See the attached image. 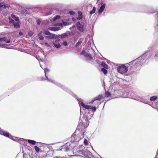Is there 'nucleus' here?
<instances>
[{
  "label": "nucleus",
  "mask_w": 158,
  "mask_h": 158,
  "mask_svg": "<svg viewBox=\"0 0 158 158\" xmlns=\"http://www.w3.org/2000/svg\"><path fill=\"white\" fill-rule=\"evenodd\" d=\"M15 21H19V19L18 17H16L15 18Z\"/></svg>",
  "instance_id": "obj_43"
},
{
  "label": "nucleus",
  "mask_w": 158,
  "mask_h": 158,
  "mask_svg": "<svg viewBox=\"0 0 158 158\" xmlns=\"http://www.w3.org/2000/svg\"><path fill=\"white\" fill-rule=\"evenodd\" d=\"M66 36V34H63V35H62V36L63 37H65Z\"/></svg>",
  "instance_id": "obj_47"
},
{
  "label": "nucleus",
  "mask_w": 158,
  "mask_h": 158,
  "mask_svg": "<svg viewBox=\"0 0 158 158\" xmlns=\"http://www.w3.org/2000/svg\"><path fill=\"white\" fill-rule=\"evenodd\" d=\"M10 6L9 5L6 4L3 2L0 3V10H3L6 8H8Z\"/></svg>",
  "instance_id": "obj_11"
},
{
  "label": "nucleus",
  "mask_w": 158,
  "mask_h": 158,
  "mask_svg": "<svg viewBox=\"0 0 158 158\" xmlns=\"http://www.w3.org/2000/svg\"><path fill=\"white\" fill-rule=\"evenodd\" d=\"M96 11V8L95 6L93 7L92 10L90 12V14L92 15Z\"/></svg>",
  "instance_id": "obj_24"
},
{
  "label": "nucleus",
  "mask_w": 158,
  "mask_h": 158,
  "mask_svg": "<svg viewBox=\"0 0 158 158\" xmlns=\"http://www.w3.org/2000/svg\"><path fill=\"white\" fill-rule=\"evenodd\" d=\"M139 94L137 92H132L128 93H124L123 95V97L125 98L133 99L137 101H139L140 98L138 96Z\"/></svg>",
  "instance_id": "obj_3"
},
{
  "label": "nucleus",
  "mask_w": 158,
  "mask_h": 158,
  "mask_svg": "<svg viewBox=\"0 0 158 158\" xmlns=\"http://www.w3.org/2000/svg\"><path fill=\"white\" fill-rule=\"evenodd\" d=\"M141 101V102H144V103H145V102H143V101Z\"/></svg>",
  "instance_id": "obj_56"
},
{
  "label": "nucleus",
  "mask_w": 158,
  "mask_h": 158,
  "mask_svg": "<svg viewBox=\"0 0 158 158\" xmlns=\"http://www.w3.org/2000/svg\"><path fill=\"white\" fill-rule=\"evenodd\" d=\"M76 26L78 30L80 32H83L84 30V25L81 23L80 22H77L76 23Z\"/></svg>",
  "instance_id": "obj_9"
},
{
  "label": "nucleus",
  "mask_w": 158,
  "mask_h": 158,
  "mask_svg": "<svg viewBox=\"0 0 158 158\" xmlns=\"http://www.w3.org/2000/svg\"><path fill=\"white\" fill-rule=\"evenodd\" d=\"M103 98V96L102 95H99L94 98V99L91 101V103H93L95 100H101Z\"/></svg>",
  "instance_id": "obj_12"
},
{
  "label": "nucleus",
  "mask_w": 158,
  "mask_h": 158,
  "mask_svg": "<svg viewBox=\"0 0 158 158\" xmlns=\"http://www.w3.org/2000/svg\"><path fill=\"white\" fill-rule=\"evenodd\" d=\"M53 44L54 46L57 48H59L61 47V45L59 43H53Z\"/></svg>",
  "instance_id": "obj_22"
},
{
  "label": "nucleus",
  "mask_w": 158,
  "mask_h": 158,
  "mask_svg": "<svg viewBox=\"0 0 158 158\" xmlns=\"http://www.w3.org/2000/svg\"><path fill=\"white\" fill-rule=\"evenodd\" d=\"M57 42H58V41L57 40H56L54 42H53V43H56Z\"/></svg>",
  "instance_id": "obj_53"
},
{
  "label": "nucleus",
  "mask_w": 158,
  "mask_h": 158,
  "mask_svg": "<svg viewBox=\"0 0 158 158\" xmlns=\"http://www.w3.org/2000/svg\"><path fill=\"white\" fill-rule=\"evenodd\" d=\"M14 26L16 28H19L20 26L19 24L18 23H14Z\"/></svg>",
  "instance_id": "obj_23"
},
{
  "label": "nucleus",
  "mask_w": 158,
  "mask_h": 158,
  "mask_svg": "<svg viewBox=\"0 0 158 158\" xmlns=\"http://www.w3.org/2000/svg\"><path fill=\"white\" fill-rule=\"evenodd\" d=\"M78 103L80 106H82L83 110H84L85 109L87 110H92L94 112H95L96 110V108L95 106L85 104L82 102H79Z\"/></svg>",
  "instance_id": "obj_6"
},
{
  "label": "nucleus",
  "mask_w": 158,
  "mask_h": 158,
  "mask_svg": "<svg viewBox=\"0 0 158 158\" xmlns=\"http://www.w3.org/2000/svg\"><path fill=\"white\" fill-rule=\"evenodd\" d=\"M128 69V68L127 67L125 66V64H123L118 67L117 70L119 73L123 74L127 72Z\"/></svg>",
  "instance_id": "obj_8"
},
{
  "label": "nucleus",
  "mask_w": 158,
  "mask_h": 158,
  "mask_svg": "<svg viewBox=\"0 0 158 158\" xmlns=\"http://www.w3.org/2000/svg\"><path fill=\"white\" fill-rule=\"evenodd\" d=\"M157 97L156 96H153L150 98V100L151 101H155Z\"/></svg>",
  "instance_id": "obj_25"
},
{
  "label": "nucleus",
  "mask_w": 158,
  "mask_h": 158,
  "mask_svg": "<svg viewBox=\"0 0 158 158\" xmlns=\"http://www.w3.org/2000/svg\"><path fill=\"white\" fill-rule=\"evenodd\" d=\"M45 44L46 46H47V47H50V45L49 44H48L47 43H46V42H45Z\"/></svg>",
  "instance_id": "obj_42"
},
{
  "label": "nucleus",
  "mask_w": 158,
  "mask_h": 158,
  "mask_svg": "<svg viewBox=\"0 0 158 158\" xmlns=\"http://www.w3.org/2000/svg\"><path fill=\"white\" fill-rule=\"evenodd\" d=\"M48 29L50 30L56 31L59 30L60 29V28L58 27H49Z\"/></svg>",
  "instance_id": "obj_15"
},
{
  "label": "nucleus",
  "mask_w": 158,
  "mask_h": 158,
  "mask_svg": "<svg viewBox=\"0 0 158 158\" xmlns=\"http://www.w3.org/2000/svg\"><path fill=\"white\" fill-rule=\"evenodd\" d=\"M60 16L59 15H57L53 18V20L54 21H56V20L59 19L60 18Z\"/></svg>",
  "instance_id": "obj_27"
},
{
  "label": "nucleus",
  "mask_w": 158,
  "mask_h": 158,
  "mask_svg": "<svg viewBox=\"0 0 158 158\" xmlns=\"http://www.w3.org/2000/svg\"><path fill=\"white\" fill-rule=\"evenodd\" d=\"M111 94H110L108 92H106L105 93V98H109V99H110L112 98V97H111Z\"/></svg>",
  "instance_id": "obj_19"
},
{
  "label": "nucleus",
  "mask_w": 158,
  "mask_h": 158,
  "mask_svg": "<svg viewBox=\"0 0 158 158\" xmlns=\"http://www.w3.org/2000/svg\"><path fill=\"white\" fill-rule=\"evenodd\" d=\"M89 112H85V116H86V117H87V114Z\"/></svg>",
  "instance_id": "obj_51"
},
{
  "label": "nucleus",
  "mask_w": 158,
  "mask_h": 158,
  "mask_svg": "<svg viewBox=\"0 0 158 158\" xmlns=\"http://www.w3.org/2000/svg\"><path fill=\"white\" fill-rule=\"evenodd\" d=\"M5 42H6V43H10V40H7V41H5Z\"/></svg>",
  "instance_id": "obj_48"
},
{
  "label": "nucleus",
  "mask_w": 158,
  "mask_h": 158,
  "mask_svg": "<svg viewBox=\"0 0 158 158\" xmlns=\"http://www.w3.org/2000/svg\"><path fill=\"white\" fill-rule=\"evenodd\" d=\"M33 34V32L32 31H29L28 33V34L30 35H32Z\"/></svg>",
  "instance_id": "obj_38"
},
{
  "label": "nucleus",
  "mask_w": 158,
  "mask_h": 158,
  "mask_svg": "<svg viewBox=\"0 0 158 158\" xmlns=\"http://www.w3.org/2000/svg\"><path fill=\"white\" fill-rule=\"evenodd\" d=\"M106 4L103 3L100 7L98 11V12L100 14H101L102 12L104 11L105 6H106Z\"/></svg>",
  "instance_id": "obj_13"
},
{
  "label": "nucleus",
  "mask_w": 158,
  "mask_h": 158,
  "mask_svg": "<svg viewBox=\"0 0 158 158\" xmlns=\"http://www.w3.org/2000/svg\"><path fill=\"white\" fill-rule=\"evenodd\" d=\"M101 65L102 66L106 69H107L108 68L107 65L106 64V63L104 62H102V63Z\"/></svg>",
  "instance_id": "obj_21"
},
{
  "label": "nucleus",
  "mask_w": 158,
  "mask_h": 158,
  "mask_svg": "<svg viewBox=\"0 0 158 158\" xmlns=\"http://www.w3.org/2000/svg\"><path fill=\"white\" fill-rule=\"evenodd\" d=\"M157 15V18H156L157 23H156V24H155V27L157 28L158 27V12Z\"/></svg>",
  "instance_id": "obj_32"
},
{
  "label": "nucleus",
  "mask_w": 158,
  "mask_h": 158,
  "mask_svg": "<svg viewBox=\"0 0 158 158\" xmlns=\"http://www.w3.org/2000/svg\"><path fill=\"white\" fill-rule=\"evenodd\" d=\"M1 135H3L6 137H9L13 140L19 142L20 143H22L21 141H22V140H23L26 141V139H21L13 137L8 132L2 131V133H1Z\"/></svg>",
  "instance_id": "obj_4"
},
{
  "label": "nucleus",
  "mask_w": 158,
  "mask_h": 158,
  "mask_svg": "<svg viewBox=\"0 0 158 158\" xmlns=\"http://www.w3.org/2000/svg\"><path fill=\"white\" fill-rule=\"evenodd\" d=\"M83 136L81 134H78V135H73L71 136V142H74L75 144L78 143V141L83 137Z\"/></svg>",
  "instance_id": "obj_7"
},
{
  "label": "nucleus",
  "mask_w": 158,
  "mask_h": 158,
  "mask_svg": "<svg viewBox=\"0 0 158 158\" xmlns=\"http://www.w3.org/2000/svg\"><path fill=\"white\" fill-rule=\"evenodd\" d=\"M63 44L64 45H65V46H66V45H67V44H68V43H67V42H66V41H64V42H63Z\"/></svg>",
  "instance_id": "obj_40"
},
{
  "label": "nucleus",
  "mask_w": 158,
  "mask_h": 158,
  "mask_svg": "<svg viewBox=\"0 0 158 158\" xmlns=\"http://www.w3.org/2000/svg\"><path fill=\"white\" fill-rule=\"evenodd\" d=\"M69 19H65L62 21L61 23H59V26H67L70 24L71 23L69 22Z\"/></svg>",
  "instance_id": "obj_10"
},
{
  "label": "nucleus",
  "mask_w": 158,
  "mask_h": 158,
  "mask_svg": "<svg viewBox=\"0 0 158 158\" xmlns=\"http://www.w3.org/2000/svg\"><path fill=\"white\" fill-rule=\"evenodd\" d=\"M101 70L104 74H106L107 73V71L105 68H102L101 69Z\"/></svg>",
  "instance_id": "obj_29"
},
{
  "label": "nucleus",
  "mask_w": 158,
  "mask_h": 158,
  "mask_svg": "<svg viewBox=\"0 0 158 158\" xmlns=\"http://www.w3.org/2000/svg\"><path fill=\"white\" fill-rule=\"evenodd\" d=\"M23 34V33L21 31L19 32V35H22Z\"/></svg>",
  "instance_id": "obj_44"
},
{
  "label": "nucleus",
  "mask_w": 158,
  "mask_h": 158,
  "mask_svg": "<svg viewBox=\"0 0 158 158\" xmlns=\"http://www.w3.org/2000/svg\"><path fill=\"white\" fill-rule=\"evenodd\" d=\"M51 14H52L51 12L50 11V12L48 13V15H50Z\"/></svg>",
  "instance_id": "obj_52"
},
{
  "label": "nucleus",
  "mask_w": 158,
  "mask_h": 158,
  "mask_svg": "<svg viewBox=\"0 0 158 158\" xmlns=\"http://www.w3.org/2000/svg\"><path fill=\"white\" fill-rule=\"evenodd\" d=\"M78 15L77 19L78 20H81L82 18V13L81 11H79L78 12Z\"/></svg>",
  "instance_id": "obj_17"
},
{
  "label": "nucleus",
  "mask_w": 158,
  "mask_h": 158,
  "mask_svg": "<svg viewBox=\"0 0 158 158\" xmlns=\"http://www.w3.org/2000/svg\"><path fill=\"white\" fill-rule=\"evenodd\" d=\"M44 71L46 77V78L44 79V80H47L48 81L50 82L53 83H54L56 85L60 87L62 89H63L64 90H66L67 89L66 88H65L64 86L61 85V84L57 82L54 81L52 79L48 77V73H49V72L50 71L49 69L47 68H45L44 69Z\"/></svg>",
  "instance_id": "obj_2"
},
{
  "label": "nucleus",
  "mask_w": 158,
  "mask_h": 158,
  "mask_svg": "<svg viewBox=\"0 0 158 158\" xmlns=\"http://www.w3.org/2000/svg\"><path fill=\"white\" fill-rule=\"evenodd\" d=\"M63 157H57V156H56V157H54V158H63Z\"/></svg>",
  "instance_id": "obj_50"
},
{
  "label": "nucleus",
  "mask_w": 158,
  "mask_h": 158,
  "mask_svg": "<svg viewBox=\"0 0 158 158\" xmlns=\"http://www.w3.org/2000/svg\"><path fill=\"white\" fill-rule=\"evenodd\" d=\"M34 148L36 152H40V149L37 146H34Z\"/></svg>",
  "instance_id": "obj_26"
},
{
  "label": "nucleus",
  "mask_w": 158,
  "mask_h": 158,
  "mask_svg": "<svg viewBox=\"0 0 158 158\" xmlns=\"http://www.w3.org/2000/svg\"><path fill=\"white\" fill-rule=\"evenodd\" d=\"M69 13L70 15H73L74 14L75 12L73 11H70L69 12Z\"/></svg>",
  "instance_id": "obj_36"
},
{
  "label": "nucleus",
  "mask_w": 158,
  "mask_h": 158,
  "mask_svg": "<svg viewBox=\"0 0 158 158\" xmlns=\"http://www.w3.org/2000/svg\"><path fill=\"white\" fill-rule=\"evenodd\" d=\"M36 22L38 25H40L41 22V21L39 19L36 20Z\"/></svg>",
  "instance_id": "obj_34"
},
{
  "label": "nucleus",
  "mask_w": 158,
  "mask_h": 158,
  "mask_svg": "<svg viewBox=\"0 0 158 158\" xmlns=\"http://www.w3.org/2000/svg\"><path fill=\"white\" fill-rule=\"evenodd\" d=\"M81 55H83L86 60L92 62L93 58L90 53L86 52L84 50H83L80 53Z\"/></svg>",
  "instance_id": "obj_5"
},
{
  "label": "nucleus",
  "mask_w": 158,
  "mask_h": 158,
  "mask_svg": "<svg viewBox=\"0 0 158 158\" xmlns=\"http://www.w3.org/2000/svg\"><path fill=\"white\" fill-rule=\"evenodd\" d=\"M40 66L41 68H42V67H41V65L40 64Z\"/></svg>",
  "instance_id": "obj_57"
},
{
  "label": "nucleus",
  "mask_w": 158,
  "mask_h": 158,
  "mask_svg": "<svg viewBox=\"0 0 158 158\" xmlns=\"http://www.w3.org/2000/svg\"><path fill=\"white\" fill-rule=\"evenodd\" d=\"M39 39L41 40H43L44 39V37L42 36H40L39 37Z\"/></svg>",
  "instance_id": "obj_35"
},
{
  "label": "nucleus",
  "mask_w": 158,
  "mask_h": 158,
  "mask_svg": "<svg viewBox=\"0 0 158 158\" xmlns=\"http://www.w3.org/2000/svg\"><path fill=\"white\" fill-rule=\"evenodd\" d=\"M44 33L45 35H49L51 33L48 31L46 30L44 31Z\"/></svg>",
  "instance_id": "obj_28"
},
{
  "label": "nucleus",
  "mask_w": 158,
  "mask_h": 158,
  "mask_svg": "<svg viewBox=\"0 0 158 158\" xmlns=\"http://www.w3.org/2000/svg\"><path fill=\"white\" fill-rule=\"evenodd\" d=\"M26 140L27 141L28 143H31L33 145H35L36 143V141L33 140L27 139Z\"/></svg>",
  "instance_id": "obj_20"
},
{
  "label": "nucleus",
  "mask_w": 158,
  "mask_h": 158,
  "mask_svg": "<svg viewBox=\"0 0 158 158\" xmlns=\"http://www.w3.org/2000/svg\"><path fill=\"white\" fill-rule=\"evenodd\" d=\"M78 152L80 153H81V154H82L83 155H85V152H84V151H83V150H79L78 151Z\"/></svg>",
  "instance_id": "obj_33"
},
{
  "label": "nucleus",
  "mask_w": 158,
  "mask_h": 158,
  "mask_svg": "<svg viewBox=\"0 0 158 158\" xmlns=\"http://www.w3.org/2000/svg\"><path fill=\"white\" fill-rule=\"evenodd\" d=\"M4 45H6L5 44H2L0 43V46H3Z\"/></svg>",
  "instance_id": "obj_45"
},
{
  "label": "nucleus",
  "mask_w": 158,
  "mask_h": 158,
  "mask_svg": "<svg viewBox=\"0 0 158 158\" xmlns=\"http://www.w3.org/2000/svg\"><path fill=\"white\" fill-rule=\"evenodd\" d=\"M11 17L13 19H15V18L16 17V16H15V15H11Z\"/></svg>",
  "instance_id": "obj_39"
},
{
  "label": "nucleus",
  "mask_w": 158,
  "mask_h": 158,
  "mask_svg": "<svg viewBox=\"0 0 158 158\" xmlns=\"http://www.w3.org/2000/svg\"><path fill=\"white\" fill-rule=\"evenodd\" d=\"M72 19H73V21H74V18H73Z\"/></svg>",
  "instance_id": "obj_55"
},
{
  "label": "nucleus",
  "mask_w": 158,
  "mask_h": 158,
  "mask_svg": "<svg viewBox=\"0 0 158 158\" xmlns=\"http://www.w3.org/2000/svg\"><path fill=\"white\" fill-rule=\"evenodd\" d=\"M56 35L54 34H52L51 33H50V34L47 37L49 39L56 38Z\"/></svg>",
  "instance_id": "obj_18"
},
{
  "label": "nucleus",
  "mask_w": 158,
  "mask_h": 158,
  "mask_svg": "<svg viewBox=\"0 0 158 158\" xmlns=\"http://www.w3.org/2000/svg\"><path fill=\"white\" fill-rule=\"evenodd\" d=\"M68 144L67 143L66 144L62 146L63 148L60 149V150H62L63 151L68 152L69 150V148L68 147Z\"/></svg>",
  "instance_id": "obj_14"
},
{
  "label": "nucleus",
  "mask_w": 158,
  "mask_h": 158,
  "mask_svg": "<svg viewBox=\"0 0 158 158\" xmlns=\"http://www.w3.org/2000/svg\"><path fill=\"white\" fill-rule=\"evenodd\" d=\"M148 55V53H145L143 54L141 56H140L136 59L132 61L128 64H128L129 65H131L133 64H134V65H136V64L141 65L143 61L147 58Z\"/></svg>",
  "instance_id": "obj_1"
},
{
  "label": "nucleus",
  "mask_w": 158,
  "mask_h": 158,
  "mask_svg": "<svg viewBox=\"0 0 158 158\" xmlns=\"http://www.w3.org/2000/svg\"><path fill=\"white\" fill-rule=\"evenodd\" d=\"M83 40V38H80L79 40L77 42L76 44L75 47H78L79 46H80Z\"/></svg>",
  "instance_id": "obj_16"
},
{
  "label": "nucleus",
  "mask_w": 158,
  "mask_h": 158,
  "mask_svg": "<svg viewBox=\"0 0 158 158\" xmlns=\"http://www.w3.org/2000/svg\"><path fill=\"white\" fill-rule=\"evenodd\" d=\"M106 62H107V63L108 64H109L110 62V60H107V61H106Z\"/></svg>",
  "instance_id": "obj_49"
},
{
  "label": "nucleus",
  "mask_w": 158,
  "mask_h": 158,
  "mask_svg": "<svg viewBox=\"0 0 158 158\" xmlns=\"http://www.w3.org/2000/svg\"><path fill=\"white\" fill-rule=\"evenodd\" d=\"M7 39L6 37H4L3 38H0V41H5Z\"/></svg>",
  "instance_id": "obj_30"
},
{
  "label": "nucleus",
  "mask_w": 158,
  "mask_h": 158,
  "mask_svg": "<svg viewBox=\"0 0 158 158\" xmlns=\"http://www.w3.org/2000/svg\"><path fill=\"white\" fill-rule=\"evenodd\" d=\"M76 27V24L72 26V27H71L70 28V29H72V28H75Z\"/></svg>",
  "instance_id": "obj_41"
},
{
  "label": "nucleus",
  "mask_w": 158,
  "mask_h": 158,
  "mask_svg": "<svg viewBox=\"0 0 158 158\" xmlns=\"http://www.w3.org/2000/svg\"><path fill=\"white\" fill-rule=\"evenodd\" d=\"M10 23H13V24H14V23H15V22L14 20H12V19H11L10 21Z\"/></svg>",
  "instance_id": "obj_37"
},
{
  "label": "nucleus",
  "mask_w": 158,
  "mask_h": 158,
  "mask_svg": "<svg viewBox=\"0 0 158 158\" xmlns=\"http://www.w3.org/2000/svg\"><path fill=\"white\" fill-rule=\"evenodd\" d=\"M80 123H79V125H78L77 127V128L80 129Z\"/></svg>",
  "instance_id": "obj_46"
},
{
  "label": "nucleus",
  "mask_w": 158,
  "mask_h": 158,
  "mask_svg": "<svg viewBox=\"0 0 158 158\" xmlns=\"http://www.w3.org/2000/svg\"><path fill=\"white\" fill-rule=\"evenodd\" d=\"M80 113L81 114V108H80Z\"/></svg>",
  "instance_id": "obj_54"
},
{
  "label": "nucleus",
  "mask_w": 158,
  "mask_h": 158,
  "mask_svg": "<svg viewBox=\"0 0 158 158\" xmlns=\"http://www.w3.org/2000/svg\"><path fill=\"white\" fill-rule=\"evenodd\" d=\"M84 143L85 145H87L88 144V142L87 140L85 139L84 141Z\"/></svg>",
  "instance_id": "obj_31"
}]
</instances>
